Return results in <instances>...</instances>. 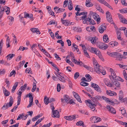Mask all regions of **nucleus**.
Wrapping results in <instances>:
<instances>
[{"mask_svg":"<svg viewBox=\"0 0 127 127\" xmlns=\"http://www.w3.org/2000/svg\"><path fill=\"white\" fill-rule=\"evenodd\" d=\"M95 69L96 72L98 74L101 73L103 75L106 74L105 71L103 69V67L101 66H100L98 64H95Z\"/></svg>","mask_w":127,"mask_h":127,"instance_id":"f257e3e1","label":"nucleus"},{"mask_svg":"<svg viewBox=\"0 0 127 127\" xmlns=\"http://www.w3.org/2000/svg\"><path fill=\"white\" fill-rule=\"evenodd\" d=\"M85 102L87 105L89 106V107L91 108L92 110L94 111L95 109V107L97 106L96 103H94L91 102V100L89 99L85 101Z\"/></svg>","mask_w":127,"mask_h":127,"instance_id":"f03ea898","label":"nucleus"},{"mask_svg":"<svg viewBox=\"0 0 127 127\" xmlns=\"http://www.w3.org/2000/svg\"><path fill=\"white\" fill-rule=\"evenodd\" d=\"M91 102L94 103H96V102L98 100H102V97L101 96L97 95L95 97L92 96L90 98Z\"/></svg>","mask_w":127,"mask_h":127,"instance_id":"7ed1b4c3","label":"nucleus"},{"mask_svg":"<svg viewBox=\"0 0 127 127\" xmlns=\"http://www.w3.org/2000/svg\"><path fill=\"white\" fill-rule=\"evenodd\" d=\"M91 86L92 87H93L95 89L96 91L99 93L101 92V91L100 88L97 84L95 83H92L91 84Z\"/></svg>","mask_w":127,"mask_h":127,"instance_id":"20e7f679","label":"nucleus"},{"mask_svg":"<svg viewBox=\"0 0 127 127\" xmlns=\"http://www.w3.org/2000/svg\"><path fill=\"white\" fill-rule=\"evenodd\" d=\"M91 119H92V121L94 122L95 123L99 122L101 120L100 117L96 116L92 117Z\"/></svg>","mask_w":127,"mask_h":127,"instance_id":"39448f33","label":"nucleus"},{"mask_svg":"<svg viewBox=\"0 0 127 127\" xmlns=\"http://www.w3.org/2000/svg\"><path fill=\"white\" fill-rule=\"evenodd\" d=\"M64 118L67 120L71 121L76 118V115L65 116Z\"/></svg>","mask_w":127,"mask_h":127,"instance_id":"423d86ee","label":"nucleus"},{"mask_svg":"<svg viewBox=\"0 0 127 127\" xmlns=\"http://www.w3.org/2000/svg\"><path fill=\"white\" fill-rule=\"evenodd\" d=\"M107 108L109 110V111L111 113L114 114H115L116 111L115 109L111 106H110L109 105L107 106Z\"/></svg>","mask_w":127,"mask_h":127,"instance_id":"0eeeda50","label":"nucleus"},{"mask_svg":"<svg viewBox=\"0 0 127 127\" xmlns=\"http://www.w3.org/2000/svg\"><path fill=\"white\" fill-rule=\"evenodd\" d=\"M73 93L74 97L77 99V101L78 102H79L80 103H81L82 102V101L81 100L80 96L78 94L74 92H73Z\"/></svg>","mask_w":127,"mask_h":127,"instance_id":"6e6552de","label":"nucleus"},{"mask_svg":"<svg viewBox=\"0 0 127 127\" xmlns=\"http://www.w3.org/2000/svg\"><path fill=\"white\" fill-rule=\"evenodd\" d=\"M53 112V116L52 117L54 118L56 117L57 118H59L60 117V116L59 115V111L57 110H55L54 111L52 112Z\"/></svg>","mask_w":127,"mask_h":127,"instance_id":"1a4fd4ad","label":"nucleus"},{"mask_svg":"<svg viewBox=\"0 0 127 127\" xmlns=\"http://www.w3.org/2000/svg\"><path fill=\"white\" fill-rule=\"evenodd\" d=\"M106 94L110 96H112L113 95H116V93L114 92L111 91L110 90H108L106 91Z\"/></svg>","mask_w":127,"mask_h":127,"instance_id":"9d476101","label":"nucleus"},{"mask_svg":"<svg viewBox=\"0 0 127 127\" xmlns=\"http://www.w3.org/2000/svg\"><path fill=\"white\" fill-rule=\"evenodd\" d=\"M106 29V27L103 25H101L99 28L98 31L99 32L101 33H102L104 30Z\"/></svg>","mask_w":127,"mask_h":127,"instance_id":"9b49d317","label":"nucleus"},{"mask_svg":"<svg viewBox=\"0 0 127 127\" xmlns=\"http://www.w3.org/2000/svg\"><path fill=\"white\" fill-rule=\"evenodd\" d=\"M61 21L62 24L65 26H68L70 23V22L68 20H63L61 18Z\"/></svg>","mask_w":127,"mask_h":127,"instance_id":"f8f14e48","label":"nucleus"},{"mask_svg":"<svg viewBox=\"0 0 127 127\" xmlns=\"http://www.w3.org/2000/svg\"><path fill=\"white\" fill-rule=\"evenodd\" d=\"M117 55L115 58H116V60H119V61H121L122 59L123 58V55H121V54L118 52H117Z\"/></svg>","mask_w":127,"mask_h":127,"instance_id":"ddd939ff","label":"nucleus"},{"mask_svg":"<svg viewBox=\"0 0 127 127\" xmlns=\"http://www.w3.org/2000/svg\"><path fill=\"white\" fill-rule=\"evenodd\" d=\"M10 97L9 101L8 103H7L8 105V107H11L12 106L14 102L13 99L12 97L11 96H10Z\"/></svg>","mask_w":127,"mask_h":127,"instance_id":"4468645a","label":"nucleus"},{"mask_svg":"<svg viewBox=\"0 0 127 127\" xmlns=\"http://www.w3.org/2000/svg\"><path fill=\"white\" fill-rule=\"evenodd\" d=\"M3 92L4 95L6 96H8L9 95L10 93L8 90H7L4 87H2Z\"/></svg>","mask_w":127,"mask_h":127,"instance_id":"2eb2a0df","label":"nucleus"},{"mask_svg":"<svg viewBox=\"0 0 127 127\" xmlns=\"http://www.w3.org/2000/svg\"><path fill=\"white\" fill-rule=\"evenodd\" d=\"M33 32H36L37 34H40V32L37 28H33L30 29Z\"/></svg>","mask_w":127,"mask_h":127,"instance_id":"dca6fc26","label":"nucleus"},{"mask_svg":"<svg viewBox=\"0 0 127 127\" xmlns=\"http://www.w3.org/2000/svg\"><path fill=\"white\" fill-rule=\"evenodd\" d=\"M117 38L120 40H122L123 38H121V32L120 31H118L117 32Z\"/></svg>","mask_w":127,"mask_h":127,"instance_id":"f3484780","label":"nucleus"},{"mask_svg":"<svg viewBox=\"0 0 127 127\" xmlns=\"http://www.w3.org/2000/svg\"><path fill=\"white\" fill-rule=\"evenodd\" d=\"M103 40L105 42H107L109 41V39L108 35L105 34L103 36Z\"/></svg>","mask_w":127,"mask_h":127,"instance_id":"a211bd4d","label":"nucleus"},{"mask_svg":"<svg viewBox=\"0 0 127 127\" xmlns=\"http://www.w3.org/2000/svg\"><path fill=\"white\" fill-rule=\"evenodd\" d=\"M112 83L117 87H120V83L118 81H117V80H116L114 82L112 81Z\"/></svg>","mask_w":127,"mask_h":127,"instance_id":"6ab92c4d","label":"nucleus"},{"mask_svg":"<svg viewBox=\"0 0 127 127\" xmlns=\"http://www.w3.org/2000/svg\"><path fill=\"white\" fill-rule=\"evenodd\" d=\"M76 16H75L76 18H77V16H81L82 15H84L87 14V13L86 12H83L81 13H79V12H77L75 13Z\"/></svg>","mask_w":127,"mask_h":127,"instance_id":"aec40b11","label":"nucleus"},{"mask_svg":"<svg viewBox=\"0 0 127 127\" xmlns=\"http://www.w3.org/2000/svg\"><path fill=\"white\" fill-rule=\"evenodd\" d=\"M107 79H105L104 80L105 83L106 85L110 87H113L114 85L112 84L110 82H108L107 81Z\"/></svg>","mask_w":127,"mask_h":127,"instance_id":"412c9836","label":"nucleus"},{"mask_svg":"<svg viewBox=\"0 0 127 127\" xmlns=\"http://www.w3.org/2000/svg\"><path fill=\"white\" fill-rule=\"evenodd\" d=\"M72 61L73 63L77 65H81V63L82 64V62L81 61L80 62L78 61L77 60H75V58L72 60Z\"/></svg>","mask_w":127,"mask_h":127,"instance_id":"4be33fe9","label":"nucleus"},{"mask_svg":"<svg viewBox=\"0 0 127 127\" xmlns=\"http://www.w3.org/2000/svg\"><path fill=\"white\" fill-rule=\"evenodd\" d=\"M15 54H9L7 55V56L6 57V58H7V60L8 59L9 60H10L13 57L15 56Z\"/></svg>","mask_w":127,"mask_h":127,"instance_id":"5701e85b","label":"nucleus"},{"mask_svg":"<svg viewBox=\"0 0 127 127\" xmlns=\"http://www.w3.org/2000/svg\"><path fill=\"white\" fill-rule=\"evenodd\" d=\"M64 99L65 102H66L67 103L70 100V98L67 95H64Z\"/></svg>","mask_w":127,"mask_h":127,"instance_id":"b1692460","label":"nucleus"},{"mask_svg":"<svg viewBox=\"0 0 127 127\" xmlns=\"http://www.w3.org/2000/svg\"><path fill=\"white\" fill-rule=\"evenodd\" d=\"M90 14L93 16L95 20H96V19L97 18L96 15H95V14H96V13H95L93 12L92 11H91L90 12Z\"/></svg>","mask_w":127,"mask_h":127,"instance_id":"393cba45","label":"nucleus"},{"mask_svg":"<svg viewBox=\"0 0 127 127\" xmlns=\"http://www.w3.org/2000/svg\"><path fill=\"white\" fill-rule=\"evenodd\" d=\"M41 116L42 115H41L40 114L38 115L37 116H35L34 118H32V121L33 122H34Z\"/></svg>","mask_w":127,"mask_h":127,"instance_id":"a878e982","label":"nucleus"},{"mask_svg":"<svg viewBox=\"0 0 127 127\" xmlns=\"http://www.w3.org/2000/svg\"><path fill=\"white\" fill-rule=\"evenodd\" d=\"M103 44H102V43H100L99 42L98 43H97L96 44V45L97 46V47L100 49H103Z\"/></svg>","mask_w":127,"mask_h":127,"instance_id":"bb28decb","label":"nucleus"},{"mask_svg":"<svg viewBox=\"0 0 127 127\" xmlns=\"http://www.w3.org/2000/svg\"><path fill=\"white\" fill-rule=\"evenodd\" d=\"M123 97V92L122 91H120L119 94V100H121Z\"/></svg>","mask_w":127,"mask_h":127,"instance_id":"cd10ccee","label":"nucleus"},{"mask_svg":"<svg viewBox=\"0 0 127 127\" xmlns=\"http://www.w3.org/2000/svg\"><path fill=\"white\" fill-rule=\"evenodd\" d=\"M44 101L45 104L47 105L49 103V99L46 96H45L44 98Z\"/></svg>","mask_w":127,"mask_h":127,"instance_id":"c85d7f7f","label":"nucleus"},{"mask_svg":"<svg viewBox=\"0 0 127 127\" xmlns=\"http://www.w3.org/2000/svg\"><path fill=\"white\" fill-rule=\"evenodd\" d=\"M59 79L60 80L64 83L65 82V79L64 78V77L62 76H60V77H59Z\"/></svg>","mask_w":127,"mask_h":127,"instance_id":"c756f323","label":"nucleus"},{"mask_svg":"<svg viewBox=\"0 0 127 127\" xmlns=\"http://www.w3.org/2000/svg\"><path fill=\"white\" fill-rule=\"evenodd\" d=\"M3 44V40L1 39L0 42V55L1 53Z\"/></svg>","mask_w":127,"mask_h":127,"instance_id":"7c9ffc66","label":"nucleus"},{"mask_svg":"<svg viewBox=\"0 0 127 127\" xmlns=\"http://www.w3.org/2000/svg\"><path fill=\"white\" fill-rule=\"evenodd\" d=\"M80 85L83 86H87L89 85V83L84 81H82L80 83Z\"/></svg>","mask_w":127,"mask_h":127,"instance_id":"2f4dec72","label":"nucleus"},{"mask_svg":"<svg viewBox=\"0 0 127 127\" xmlns=\"http://www.w3.org/2000/svg\"><path fill=\"white\" fill-rule=\"evenodd\" d=\"M120 12L122 13H127V8H124L120 10Z\"/></svg>","mask_w":127,"mask_h":127,"instance_id":"473e14b6","label":"nucleus"},{"mask_svg":"<svg viewBox=\"0 0 127 127\" xmlns=\"http://www.w3.org/2000/svg\"><path fill=\"white\" fill-rule=\"evenodd\" d=\"M107 21L111 24H114V23L113 21L112 17L107 18Z\"/></svg>","mask_w":127,"mask_h":127,"instance_id":"72a5a7b5","label":"nucleus"},{"mask_svg":"<svg viewBox=\"0 0 127 127\" xmlns=\"http://www.w3.org/2000/svg\"><path fill=\"white\" fill-rule=\"evenodd\" d=\"M27 86L26 84H25L23 86L21 87L20 88L21 90V91H24L26 89Z\"/></svg>","mask_w":127,"mask_h":127,"instance_id":"f704fd0d","label":"nucleus"},{"mask_svg":"<svg viewBox=\"0 0 127 127\" xmlns=\"http://www.w3.org/2000/svg\"><path fill=\"white\" fill-rule=\"evenodd\" d=\"M65 9L64 8H59L56 12V13H59L64 11Z\"/></svg>","mask_w":127,"mask_h":127,"instance_id":"c9c22d12","label":"nucleus"},{"mask_svg":"<svg viewBox=\"0 0 127 127\" xmlns=\"http://www.w3.org/2000/svg\"><path fill=\"white\" fill-rule=\"evenodd\" d=\"M83 52L85 55L86 57L89 58H90V56L88 53L87 52L86 50L85 49L84 50Z\"/></svg>","mask_w":127,"mask_h":127,"instance_id":"e433bc0d","label":"nucleus"},{"mask_svg":"<svg viewBox=\"0 0 127 127\" xmlns=\"http://www.w3.org/2000/svg\"><path fill=\"white\" fill-rule=\"evenodd\" d=\"M8 104H6V103H5L2 107V109L5 110L7 109L8 107Z\"/></svg>","mask_w":127,"mask_h":127,"instance_id":"4c0bfd02","label":"nucleus"},{"mask_svg":"<svg viewBox=\"0 0 127 127\" xmlns=\"http://www.w3.org/2000/svg\"><path fill=\"white\" fill-rule=\"evenodd\" d=\"M93 5V4L91 2H89V3L87 2L86 4V6L88 7H91Z\"/></svg>","mask_w":127,"mask_h":127,"instance_id":"58836bf2","label":"nucleus"},{"mask_svg":"<svg viewBox=\"0 0 127 127\" xmlns=\"http://www.w3.org/2000/svg\"><path fill=\"white\" fill-rule=\"evenodd\" d=\"M96 9L97 10L99 11L100 12H101L102 13H104V11L100 7L98 6L97 8Z\"/></svg>","mask_w":127,"mask_h":127,"instance_id":"ea45409f","label":"nucleus"},{"mask_svg":"<svg viewBox=\"0 0 127 127\" xmlns=\"http://www.w3.org/2000/svg\"><path fill=\"white\" fill-rule=\"evenodd\" d=\"M57 43H59L61 44L62 46L63 47L64 46V42L62 40H59L57 41Z\"/></svg>","mask_w":127,"mask_h":127,"instance_id":"a19ab883","label":"nucleus"},{"mask_svg":"<svg viewBox=\"0 0 127 127\" xmlns=\"http://www.w3.org/2000/svg\"><path fill=\"white\" fill-rule=\"evenodd\" d=\"M16 74L15 71L14 70H13L10 73L9 76L11 77L13 75H15Z\"/></svg>","mask_w":127,"mask_h":127,"instance_id":"79ce46f5","label":"nucleus"},{"mask_svg":"<svg viewBox=\"0 0 127 127\" xmlns=\"http://www.w3.org/2000/svg\"><path fill=\"white\" fill-rule=\"evenodd\" d=\"M66 80L68 81L69 87H71L72 84V82L68 78H67V79H66Z\"/></svg>","mask_w":127,"mask_h":127,"instance_id":"37998d69","label":"nucleus"},{"mask_svg":"<svg viewBox=\"0 0 127 127\" xmlns=\"http://www.w3.org/2000/svg\"><path fill=\"white\" fill-rule=\"evenodd\" d=\"M106 18H109L112 17L109 11H107L106 13Z\"/></svg>","mask_w":127,"mask_h":127,"instance_id":"c03bdc74","label":"nucleus"},{"mask_svg":"<svg viewBox=\"0 0 127 127\" xmlns=\"http://www.w3.org/2000/svg\"><path fill=\"white\" fill-rule=\"evenodd\" d=\"M119 123L123 125H125V127H127V123L126 122H123L122 121H119Z\"/></svg>","mask_w":127,"mask_h":127,"instance_id":"a18cd8bd","label":"nucleus"},{"mask_svg":"<svg viewBox=\"0 0 127 127\" xmlns=\"http://www.w3.org/2000/svg\"><path fill=\"white\" fill-rule=\"evenodd\" d=\"M79 75V72H76L74 75V77L75 79H76Z\"/></svg>","mask_w":127,"mask_h":127,"instance_id":"49530a36","label":"nucleus"},{"mask_svg":"<svg viewBox=\"0 0 127 127\" xmlns=\"http://www.w3.org/2000/svg\"><path fill=\"white\" fill-rule=\"evenodd\" d=\"M72 45H73V46L75 49L76 51L77 52H78L79 49L77 48V46L75 43L73 44Z\"/></svg>","mask_w":127,"mask_h":127,"instance_id":"de8ad7c7","label":"nucleus"},{"mask_svg":"<svg viewBox=\"0 0 127 127\" xmlns=\"http://www.w3.org/2000/svg\"><path fill=\"white\" fill-rule=\"evenodd\" d=\"M52 123L50 122L48 124L44 125L42 126V127H49L52 125Z\"/></svg>","mask_w":127,"mask_h":127,"instance_id":"09e8293b","label":"nucleus"},{"mask_svg":"<svg viewBox=\"0 0 127 127\" xmlns=\"http://www.w3.org/2000/svg\"><path fill=\"white\" fill-rule=\"evenodd\" d=\"M116 80H118L119 81H121L122 82L124 81V80L121 77L119 76H117Z\"/></svg>","mask_w":127,"mask_h":127,"instance_id":"8fccbe9b","label":"nucleus"},{"mask_svg":"<svg viewBox=\"0 0 127 127\" xmlns=\"http://www.w3.org/2000/svg\"><path fill=\"white\" fill-rule=\"evenodd\" d=\"M61 86L59 84H58L57 86V92H59L60 91Z\"/></svg>","mask_w":127,"mask_h":127,"instance_id":"3c124183","label":"nucleus"},{"mask_svg":"<svg viewBox=\"0 0 127 127\" xmlns=\"http://www.w3.org/2000/svg\"><path fill=\"white\" fill-rule=\"evenodd\" d=\"M118 15L119 17L120 20H121V21H122V20H123V19H124L125 18L123 17L121 15V14L120 13H118Z\"/></svg>","mask_w":127,"mask_h":127,"instance_id":"603ef678","label":"nucleus"},{"mask_svg":"<svg viewBox=\"0 0 127 127\" xmlns=\"http://www.w3.org/2000/svg\"><path fill=\"white\" fill-rule=\"evenodd\" d=\"M83 122L81 121H79L76 124V125L77 126H81Z\"/></svg>","mask_w":127,"mask_h":127,"instance_id":"864d4df0","label":"nucleus"},{"mask_svg":"<svg viewBox=\"0 0 127 127\" xmlns=\"http://www.w3.org/2000/svg\"><path fill=\"white\" fill-rule=\"evenodd\" d=\"M68 7L69 10H72L73 7L72 5H71V3L70 4H68Z\"/></svg>","mask_w":127,"mask_h":127,"instance_id":"5fc2aeb1","label":"nucleus"},{"mask_svg":"<svg viewBox=\"0 0 127 127\" xmlns=\"http://www.w3.org/2000/svg\"><path fill=\"white\" fill-rule=\"evenodd\" d=\"M117 52H113L112 53V55H111V57L114 58L116 57V55L117 54Z\"/></svg>","mask_w":127,"mask_h":127,"instance_id":"6e6d98bb","label":"nucleus"},{"mask_svg":"<svg viewBox=\"0 0 127 127\" xmlns=\"http://www.w3.org/2000/svg\"><path fill=\"white\" fill-rule=\"evenodd\" d=\"M114 43V42H113V41L110 42L109 43V46L110 47H114L115 46V45Z\"/></svg>","mask_w":127,"mask_h":127,"instance_id":"4d7b16f0","label":"nucleus"},{"mask_svg":"<svg viewBox=\"0 0 127 127\" xmlns=\"http://www.w3.org/2000/svg\"><path fill=\"white\" fill-rule=\"evenodd\" d=\"M85 76L87 79V80H89V81H90L91 79H90L91 78V76L89 74H87L85 75Z\"/></svg>","mask_w":127,"mask_h":127,"instance_id":"13d9d810","label":"nucleus"},{"mask_svg":"<svg viewBox=\"0 0 127 127\" xmlns=\"http://www.w3.org/2000/svg\"><path fill=\"white\" fill-rule=\"evenodd\" d=\"M49 13L51 15L55 16L54 13L53 11H52L51 10H49L48 11Z\"/></svg>","mask_w":127,"mask_h":127,"instance_id":"bf43d9fd","label":"nucleus"},{"mask_svg":"<svg viewBox=\"0 0 127 127\" xmlns=\"http://www.w3.org/2000/svg\"><path fill=\"white\" fill-rule=\"evenodd\" d=\"M59 31H58L56 32L55 33V37L58 39H59V34H58Z\"/></svg>","mask_w":127,"mask_h":127,"instance_id":"052dcab7","label":"nucleus"},{"mask_svg":"<svg viewBox=\"0 0 127 127\" xmlns=\"http://www.w3.org/2000/svg\"><path fill=\"white\" fill-rule=\"evenodd\" d=\"M121 3L123 5L127 6V3L126 2V0H121Z\"/></svg>","mask_w":127,"mask_h":127,"instance_id":"680f3d73","label":"nucleus"},{"mask_svg":"<svg viewBox=\"0 0 127 127\" xmlns=\"http://www.w3.org/2000/svg\"><path fill=\"white\" fill-rule=\"evenodd\" d=\"M30 70H31L30 68H27L25 72L27 73H31V72H30Z\"/></svg>","mask_w":127,"mask_h":127,"instance_id":"e2e57ef3","label":"nucleus"},{"mask_svg":"<svg viewBox=\"0 0 127 127\" xmlns=\"http://www.w3.org/2000/svg\"><path fill=\"white\" fill-rule=\"evenodd\" d=\"M68 0H65L64 2V4L63 5V6L64 7H66L67 4Z\"/></svg>","mask_w":127,"mask_h":127,"instance_id":"0e129e2a","label":"nucleus"},{"mask_svg":"<svg viewBox=\"0 0 127 127\" xmlns=\"http://www.w3.org/2000/svg\"><path fill=\"white\" fill-rule=\"evenodd\" d=\"M67 104H75V103L72 100V99L70 100V99L69 101H68Z\"/></svg>","mask_w":127,"mask_h":127,"instance_id":"69168bd1","label":"nucleus"},{"mask_svg":"<svg viewBox=\"0 0 127 127\" xmlns=\"http://www.w3.org/2000/svg\"><path fill=\"white\" fill-rule=\"evenodd\" d=\"M92 38L90 41L93 44L94 43H95L96 42V40L95 39L94 37H91Z\"/></svg>","mask_w":127,"mask_h":127,"instance_id":"338daca9","label":"nucleus"},{"mask_svg":"<svg viewBox=\"0 0 127 127\" xmlns=\"http://www.w3.org/2000/svg\"><path fill=\"white\" fill-rule=\"evenodd\" d=\"M19 123H16V124L10 126L9 127H18Z\"/></svg>","mask_w":127,"mask_h":127,"instance_id":"774afa93","label":"nucleus"}]
</instances>
